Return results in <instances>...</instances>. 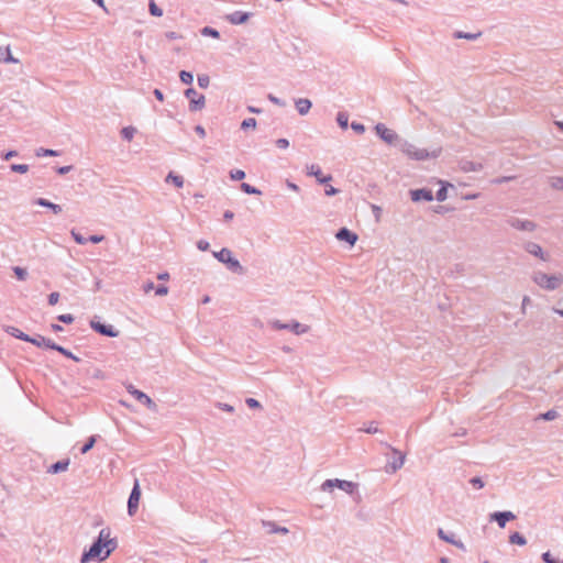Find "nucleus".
Returning a JSON list of instances; mask_svg holds the SVG:
<instances>
[{
  "label": "nucleus",
  "instance_id": "nucleus-3",
  "mask_svg": "<svg viewBox=\"0 0 563 563\" xmlns=\"http://www.w3.org/2000/svg\"><path fill=\"white\" fill-rule=\"evenodd\" d=\"M533 282L544 289L554 290L560 287L562 278L555 275L537 272L533 275Z\"/></svg>",
  "mask_w": 563,
  "mask_h": 563
},
{
  "label": "nucleus",
  "instance_id": "nucleus-41",
  "mask_svg": "<svg viewBox=\"0 0 563 563\" xmlns=\"http://www.w3.org/2000/svg\"><path fill=\"white\" fill-rule=\"evenodd\" d=\"M91 328L98 331L100 334L106 335V323H102L100 321L91 320L90 322Z\"/></svg>",
  "mask_w": 563,
  "mask_h": 563
},
{
  "label": "nucleus",
  "instance_id": "nucleus-42",
  "mask_svg": "<svg viewBox=\"0 0 563 563\" xmlns=\"http://www.w3.org/2000/svg\"><path fill=\"white\" fill-rule=\"evenodd\" d=\"M5 51V57L3 59L4 63H8V64H18L19 63V59L15 58L12 54H11V48L10 46H7L4 48Z\"/></svg>",
  "mask_w": 563,
  "mask_h": 563
},
{
  "label": "nucleus",
  "instance_id": "nucleus-19",
  "mask_svg": "<svg viewBox=\"0 0 563 563\" xmlns=\"http://www.w3.org/2000/svg\"><path fill=\"white\" fill-rule=\"evenodd\" d=\"M525 250L529 254H531L533 256H537V257L541 258L542 261H548V257L545 256L542 247L539 244L534 243V242L526 243L525 244Z\"/></svg>",
  "mask_w": 563,
  "mask_h": 563
},
{
  "label": "nucleus",
  "instance_id": "nucleus-21",
  "mask_svg": "<svg viewBox=\"0 0 563 563\" xmlns=\"http://www.w3.org/2000/svg\"><path fill=\"white\" fill-rule=\"evenodd\" d=\"M30 343H32L36 346H40V347L45 346V347H48L52 350H54V347H56V344L52 340L46 339L42 335H37L36 338H31Z\"/></svg>",
  "mask_w": 563,
  "mask_h": 563
},
{
  "label": "nucleus",
  "instance_id": "nucleus-6",
  "mask_svg": "<svg viewBox=\"0 0 563 563\" xmlns=\"http://www.w3.org/2000/svg\"><path fill=\"white\" fill-rule=\"evenodd\" d=\"M271 324L276 330H290L295 334H303L309 331V327L299 323L298 321H292L291 323H283L279 320H273L271 321Z\"/></svg>",
  "mask_w": 563,
  "mask_h": 563
},
{
  "label": "nucleus",
  "instance_id": "nucleus-5",
  "mask_svg": "<svg viewBox=\"0 0 563 563\" xmlns=\"http://www.w3.org/2000/svg\"><path fill=\"white\" fill-rule=\"evenodd\" d=\"M106 547V542H103V530L100 531L98 540L91 545L89 551L85 552L81 556V563L93 561L98 559L99 561H102L100 558L102 548Z\"/></svg>",
  "mask_w": 563,
  "mask_h": 563
},
{
  "label": "nucleus",
  "instance_id": "nucleus-10",
  "mask_svg": "<svg viewBox=\"0 0 563 563\" xmlns=\"http://www.w3.org/2000/svg\"><path fill=\"white\" fill-rule=\"evenodd\" d=\"M141 498V489L139 482L135 481L134 486L132 488V492L130 494L129 500H128V512L130 516H133L139 507V501Z\"/></svg>",
  "mask_w": 563,
  "mask_h": 563
},
{
  "label": "nucleus",
  "instance_id": "nucleus-38",
  "mask_svg": "<svg viewBox=\"0 0 563 563\" xmlns=\"http://www.w3.org/2000/svg\"><path fill=\"white\" fill-rule=\"evenodd\" d=\"M230 178L235 181L242 180L245 178V172L242 169H233L230 172Z\"/></svg>",
  "mask_w": 563,
  "mask_h": 563
},
{
  "label": "nucleus",
  "instance_id": "nucleus-23",
  "mask_svg": "<svg viewBox=\"0 0 563 563\" xmlns=\"http://www.w3.org/2000/svg\"><path fill=\"white\" fill-rule=\"evenodd\" d=\"M68 466H69V460L68 459L62 460V461H58V462L54 463L53 465H51L47 472L52 473V474H57V473L67 471Z\"/></svg>",
  "mask_w": 563,
  "mask_h": 563
},
{
  "label": "nucleus",
  "instance_id": "nucleus-60",
  "mask_svg": "<svg viewBox=\"0 0 563 563\" xmlns=\"http://www.w3.org/2000/svg\"><path fill=\"white\" fill-rule=\"evenodd\" d=\"M58 320L64 323H71L74 321V317L69 313L58 316Z\"/></svg>",
  "mask_w": 563,
  "mask_h": 563
},
{
  "label": "nucleus",
  "instance_id": "nucleus-62",
  "mask_svg": "<svg viewBox=\"0 0 563 563\" xmlns=\"http://www.w3.org/2000/svg\"><path fill=\"white\" fill-rule=\"evenodd\" d=\"M218 408H220L223 411H228V412H233L234 411L233 406H231L229 404L219 402L218 404Z\"/></svg>",
  "mask_w": 563,
  "mask_h": 563
},
{
  "label": "nucleus",
  "instance_id": "nucleus-40",
  "mask_svg": "<svg viewBox=\"0 0 563 563\" xmlns=\"http://www.w3.org/2000/svg\"><path fill=\"white\" fill-rule=\"evenodd\" d=\"M13 272L19 280H25L27 278V271L25 268L15 266Z\"/></svg>",
  "mask_w": 563,
  "mask_h": 563
},
{
  "label": "nucleus",
  "instance_id": "nucleus-61",
  "mask_svg": "<svg viewBox=\"0 0 563 563\" xmlns=\"http://www.w3.org/2000/svg\"><path fill=\"white\" fill-rule=\"evenodd\" d=\"M276 146L278 148H287L289 146V141L287 139H278L276 141Z\"/></svg>",
  "mask_w": 563,
  "mask_h": 563
},
{
  "label": "nucleus",
  "instance_id": "nucleus-56",
  "mask_svg": "<svg viewBox=\"0 0 563 563\" xmlns=\"http://www.w3.org/2000/svg\"><path fill=\"white\" fill-rule=\"evenodd\" d=\"M59 300V294L58 292H52L48 295V303L51 306H54L58 302Z\"/></svg>",
  "mask_w": 563,
  "mask_h": 563
},
{
  "label": "nucleus",
  "instance_id": "nucleus-11",
  "mask_svg": "<svg viewBox=\"0 0 563 563\" xmlns=\"http://www.w3.org/2000/svg\"><path fill=\"white\" fill-rule=\"evenodd\" d=\"M507 223L516 229V230H519V231H528V232H532L536 230L537 228V224L533 222V221H530V220H521L519 218H509L507 220Z\"/></svg>",
  "mask_w": 563,
  "mask_h": 563
},
{
  "label": "nucleus",
  "instance_id": "nucleus-59",
  "mask_svg": "<svg viewBox=\"0 0 563 563\" xmlns=\"http://www.w3.org/2000/svg\"><path fill=\"white\" fill-rule=\"evenodd\" d=\"M209 246H210L209 242H207V241H205V240H199V241L197 242V247H198L200 251H203V252H205V251H208V250H209Z\"/></svg>",
  "mask_w": 563,
  "mask_h": 563
},
{
  "label": "nucleus",
  "instance_id": "nucleus-18",
  "mask_svg": "<svg viewBox=\"0 0 563 563\" xmlns=\"http://www.w3.org/2000/svg\"><path fill=\"white\" fill-rule=\"evenodd\" d=\"M307 174L309 176H314L320 184H327L328 181H330L332 179V177L330 175L323 176L320 167L316 164H311V165L307 166Z\"/></svg>",
  "mask_w": 563,
  "mask_h": 563
},
{
  "label": "nucleus",
  "instance_id": "nucleus-43",
  "mask_svg": "<svg viewBox=\"0 0 563 563\" xmlns=\"http://www.w3.org/2000/svg\"><path fill=\"white\" fill-rule=\"evenodd\" d=\"M54 350L58 351L59 353L64 354L65 356L74 360L75 362H79V358L74 355L70 351L64 349L63 346H59L56 344V347H54Z\"/></svg>",
  "mask_w": 563,
  "mask_h": 563
},
{
  "label": "nucleus",
  "instance_id": "nucleus-32",
  "mask_svg": "<svg viewBox=\"0 0 563 563\" xmlns=\"http://www.w3.org/2000/svg\"><path fill=\"white\" fill-rule=\"evenodd\" d=\"M241 189H242V191H244L247 195H261L262 194L260 189L251 186L247 183H242L241 184Z\"/></svg>",
  "mask_w": 563,
  "mask_h": 563
},
{
  "label": "nucleus",
  "instance_id": "nucleus-49",
  "mask_svg": "<svg viewBox=\"0 0 563 563\" xmlns=\"http://www.w3.org/2000/svg\"><path fill=\"white\" fill-rule=\"evenodd\" d=\"M95 443H96V438L95 437L89 438L87 443L80 449V452L82 454L87 453L95 445Z\"/></svg>",
  "mask_w": 563,
  "mask_h": 563
},
{
  "label": "nucleus",
  "instance_id": "nucleus-46",
  "mask_svg": "<svg viewBox=\"0 0 563 563\" xmlns=\"http://www.w3.org/2000/svg\"><path fill=\"white\" fill-rule=\"evenodd\" d=\"M256 120L254 118H249V119H245L243 120V122L241 123V129L243 130H246V129H250V128H256Z\"/></svg>",
  "mask_w": 563,
  "mask_h": 563
},
{
  "label": "nucleus",
  "instance_id": "nucleus-57",
  "mask_svg": "<svg viewBox=\"0 0 563 563\" xmlns=\"http://www.w3.org/2000/svg\"><path fill=\"white\" fill-rule=\"evenodd\" d=\"M155 294L157 296H165L168 294V287L164 286V285H159L155 288Z\"/></svg>",
  "mask_w": 563,
  "mask_h": 563
},
{
  "label": "nucleus",
  "instance_id": "nucleus-50",
  "mask_svg": "<svg viewBox=\"0 0 563 563\" xmlns=\"http://www.w3.org/2000/svg\"><path fill=\"white\" fill-rule=\"evenodd\" d=\"M267 98L271 102H273L274 104H276L278 107H286V102L282 99H279L278 97L274 96L273 93H269L267 96Z\"/></svg>",
  "mask_w": 563,
  "mask_h": 563
},
{
  "label": "nucleus",
  "instance_id": "nucleus-35",
  "mask_svg": "<svg viewBox=\"0 0 563 563\" xmlns=\"http://www.w3.org/2000/svg\"><path fill=\"white\" fill-rule=\"evenodd\" d=\"M179 78L181 80V82L186 84V85H191L192 81H194V75L190 71H186V70H181L179 73Z\"/></svg>",
  "mask_w": 563,
  "mask_h": 563
},
{
  "label": "nucleus",
  "instance_id": "nucleus-55",
  "mask_svg": "<svg viewBox=\"0 0 563 563\" xmlns=\"http://www.w3.org/2000/svg\"><path fill=\"white\" fill-rule=\"evenodd\" d=\"M515 178H516V176H503V177H498V178L494 179L492 183L493 184H503V183L514 180Z\"/></svg>",
  "mask_w": 563,
  "mask_h": 563
},
{
  "label": "nucleus",
  "instance_id": "nucleus-48",
  "mask_svg": "<svg viewBox=\"0 0 563 563\" xmlns=\"http://www.w3.org/2000/svg\"><path fill=\"white\" fill-rule=\"evenodd\" d=\"M438 201H444L448 198V189L445 187H441L435 195Z\"/></svg>",
  "mask_w": 563,
  "mask_h": 563
},
{
  "label": "nucleus",
  "instance_id": "nucleus-22",
  "mask_svg": "<svg viewBox=\"0 0 563 563\" xmlns=\"http://www.w3.org/2000/svg\"><path fill=\"white\" fill-rule=\"evenodd\" d=\"M461 169L466 173L467 172H479L483 169V165L481 163L464 159L461 162Z\"/></svg>",
  "mask_w": 563,
  "mask_h": 563
},
{
  "label": "nucleus",
  "instance_id": "nucleus-25",
  "mask_svg": "<svg viewBox=\"0 0 563 563\" xmlns=\"http://www.w3.org/2000/svg\"><path fill=\"white\" fill-rule=\"evenodd\" d=\"M263 526L268 528V533H280V534H287L288 529L286 527H279L276 526V523L272 521H263Z\"/></svg>",
  "mask_w": 563,
  "mask_h": 563
},
{
  "label": "nucleus",
  "instance_id": "nucleus-24",
  "mask_svg": "<svg viewBox=\"0 0 563 563\" xmlns=\"http://www.w3.org/2000/svg\"><path fill=\"white\" fill-rule=\"evenodd\" d=\"M35 203L41 207L49 208L56 214L62 212V207L59 205L53 203L44 198L36 199Z\"/></svg>",
  "mask_w": 563,
  "mask_h": 563
},
{
  "label": "nucleus",
  "instance_id": "nucleus-52",
  "mask_svg": "<svg viewBox=\"0 0 563 563\" xmlns=\"http://www.w3.org/2000/svg\"><path fill=\"white\" fill-rule=\"evenodd\" d=\"M351 128L357 134H363L365 132V126L362 123H358V122H352Z\"/></svg>",
  "mask_w": 563,
  "mask_h": 563
},
{
  "label": "nucleus",
  "instance_id": "nucleus-8",
  "mask_svg": "<svg viewBox=\"0 0 563 563\" xmlns=\"http://www.w3.org/2000/svg\"><path fill=\"white\" fill-rule=\"evenodd\" d=\"M128 391L137 400L140 401L141 404H143L144 406H146L151 411L153 412H157L158 411V406L155 401H153V399L147 396L145 393L136 389L135 387H133L132 385H129L128 386Z\"/></svg>",
  "mask_w": 563,
  "mask_h": 563
},
{
  "label": "nucleus",
  "instance_id": "nucleus-58",
  "mask_svg": "<svg viewBox=\"0 0 563 563\" xmlns=\"http://www.w3.org/2000/svg\"><path fill=\"white\" fill-rule=\"evenodd\" d=\"M71 235H73L74 240L78 244H85L86 243V239L81 234L77 233L76 231L73 230L71 231Z\"/></svg>",
  "mask_w": 563,
  "mask_h": 563
},
{
  "label": "nucleus",
  "instance_id": "nucleus-15",
  "mask_svg": "<svg viewBox=\"0 0 563 563\" xmlns=\"http://www.w3.org/2000/svg\"><path fill=\"white\" fill-rule=\"evenodd\" d=\"M335 238L340 241H344L353 246L357 241V234L349 230L347 228H341L338 230Z\"/></svg>",
  "mask_w": 563,
  "mask_h": 563
},
{
  "label": "nucleus",
  "instance_id": "nucleus-7",
  "mask_svg": "<svg viewBox=\"0 0 563 563\" xmlns=\"http://www.w3.org/2000/svg\"><path fill=\"white\" fill-rule=\"evenodd\" d=\"M185 96L189 99V110L200 111L206 106V98L203 95H199L194 88L185 90Z\"/></svg>",
  "mask_w": 563,
  "mask_h": 563
},
{
  "label": "nucleus",
  "instance_id": "nucleus-39",
  "mask_svg": "<svg viewBox=\"0 0 563 563\" xmlns=\"http://www.w3.org/2000/svg\"><path fill=\"white\" fill-rule=\"evenodd\" d=\"M35 154L38 157H41V156H57L58 155V153L56 151L47 150V148H43V147L37 148Z\"/></svg>",
  "mask_w": 563,
  "mask_h": 563
},
{
  "label": "nucleus",
  "instance_id": "nucleus-36",
  "mask_svg": "<svg viewBox=\"0 0 563 563\" xmlns=\"http://www.w3.org/2000/svg\"><path fill=\"white\" fill-rule=\"evenodd\" d=\"M201 34L205 35V36H211V37H214V38H219L220 37V33L216 29L210 27V26H205L201 30Z\"/></svg>",
  "mask_w": 563,
  "mask_h": 563
},
{
  "label": "nucleus",
  "instance_id": "nucleus-1",
  "mask_svg": "<svg viewBox=\"0 0 563 563\" xmlns=\"http://www.w3.org/2000/svg\"><path fill=\"white\" fill-rule=\"evenodd\" d=\"M400 151L406 154L409 158L416 159V161H426L430 157H438L440 154V150H434L432 152H429L426 148H419L415 144L402 141L399 144Z\"/></svg>",
  "mask_w": 563,
  "mask_h": 563
},
{
  "label": "nucleus",
  "instance_id": "nucleus-16",
  "mask_svg": "<svg viewBox=\"0 0 563 563\" xmlns=\"http://www.w3.org/2000/svg\"><path fill=\"white\" fill-rule=\"evenodd\" d=\"M251 16L250 12H243V11H234L227 15V20L233 24L239 25L246 23Z\"/></svg>",
  "mask_w": 563,
  "mask_h": 563
},
{
  "label": "nucleus",
  "instance_id": "nucleus-14",
  "mask_svg": "<svg viewBox=\"0 0 563 563\" xmlns=\"http://www.w3.org/2000/svg\"><path fill=\"white\" fill-rule=\"evenodd\" d=\"M387 446L393 451V453L397 454L398 457L396 460H394L393 462L388 463V465L386 466V472L395 473L396 471H398L399 468L402 467V465L405 463V455L401 454L400 451H398L397 449L391 448L390 445H387Z\"/></svg>",
  "mask_w": 563,
  "mask_h": 563
},
{
  "label": "nucleus",
  "instance_id": "nucleus-53",
  "mask_svg": "<svg viewBox=\"0 0 563 563\" xmlns=\"http://www.w3.org/2000/svg\"><path fill=\"white\" fill-rule=\"evenodd\" d=\"M470 483L477 489H481L484 487V482L481 477H473L471 478Z\"/></svg>",
  "mask_w": 563,
  "mask_h": 563
},
{
  "label": "nucleus",
  "instance_id": "nucleus-44",
  "mask_svg": "<svg viewBox=\"0 0 563 563\" xmlns=\"http://www.w3.org/2000/svg\"><path fill=\"white\" fill-rule=\"evenodd\" d=\"M550 185L554 189H563V177L550 178Z\"/></svg>",
  "mask_w": 563,
  "mask_h": 563
},
{
  "label": "nucleus",
  "instance_id": "nucleus-27",
  "mask_svg": "<svg viewBox=\"0 0 563 563\" xmlns=\"http://www.w3.org/2000/svg\"><path fill=\"white\" fill-rule=\"evenodd\" d=\"M8 333H10L12 336L20 339L22 341H25V342H30V339H31V336H29L27 334L23 333L21 330H19L18 328H14V327H10L8 329Z\"/></svg>",
  "mask_w": 563,
  "mask_h": 563
},
{
  "label": "nucleus",
  "instance_id": "nucleus-31",
  "mask_svg": "<svg viewBox=\"0 0 563 563\" xmlns=\"http://www.w3.org/2000/svg\"><path fill=\"white\" fill-rule=\"evenodd\" d=\"M172 180L177 188H181L184 186V178L181 176L169 173L166 177V181Z\"/></svg>",
  "mask_w": 563,
  "mask_h": 563
},
{
  "label": "nucleus",
  "instance_id": "nucleus-45",
  "mask_svg": "<svg viewBox=\"0 0 563 563\" xmlns=\"http://www.w3.org/2000/svg\"><path fill=\"white\" fill-rule=\"evenodd\" d=\"M197 80H198L199 87L202 89L208 88V86L210 84V78L208 75H199Z\"/></svg>",
  "mask_w": 563,
  "mask_h": 563
},
{
  "label": "nucleus",
  "instance_id": "nucleus-12",
  "mask_svg": "<svg viewBox=\"0 0 563 563\" xmlns=\"http://www.w3.org/2000/svg\"><path fill=\"white\" fill-rule=\"evenodd\" d=\"M514 519L516 515L511 511H495L489 516V520L497 522L500 528H505L506 523Z\"/></svg>",
  "mask_w": 563,
  "mask_h": 563
},
{
  "label": "nucleus",
  "instance_id": "nucleus-13",
  "mask_svg": "<svg viewBox=\"0 0 563 563\" xmlns=\"http://www.w3.org/2000/svg\"><path fill=\"white\" fill-rule=\"evenodd\" d=\"M411 200L415 202L419 201H432L433 200V194L430 189L421 188V189H415L410 191Z\"/></svg>",
  "mask_w": 563,
  "mask_h": 563
},
{
  "label": "nucleus",
  "instance_id": "nucleus-29",
  "mask_svg": "<svg viewBox=\"0 0 563 563\" xmlns=\"http://www.w3.org/2000/svg\"><path fill=\"white\" fill-rule=\"evenodd\" d=\"M336 122L340 128L346 129L349 125V114L346 112H339L336 114Z\"/></svg>",
  "mask_w": 563,
  "mask_h": 563
},
{
  "label": "nucleus",
  "instance_id": "nucleus-30",
  "mask_svg": "<svg viewBox=\"0 0 563 563\" xmlns=\"http://www.w3.org/2000/svg\"><path fill=\"white\" fill-rule=\"evenodd\" d=\"M136 133V129L133 126H125L121 130V135L124 140L131 141Z\"/></svg>",
  "mask_w": 563,
  "mask_h": 563
},
{
  "label": "nucleus",
  "instance_id": "nucleus-33",
  "mask_svg": "<svg viewBox=\"0 0 563 563\" xmlns=\"http://www.w3.org/2000/svg\"><path fill=\"white\" fill-rule=\"evenodd\" d=\"M148 10H150V13L152 15H154V16H162L163 15V10L156 4V2L154 0L150 1Z\"/></svg>",
  "mask_w": 563,
  "mask_h": 563
},
{
  "label": "nucleus",
  "instance_id": "nucleus-51",
  "mask_svg": "<svg viewBox=\"0 0 563 563\" xmlns=\"http://www.w3.org/2000/svg\"><path fill=\"white\" fill-rule=\"evenodd\" d=\"M118 547V541L115 538L113 539H110L108 537V556L111 554V552H113Z\"/></svg>",
  "mask_w": 563,
  "mask_h": 563
},
{
  "label": "nucleus",
  "instance_id": "nucleus-26",
  "mask_svg": "<svg viewBox=\"0 0 563 563\" xmlns=\"http://www.w3.org/2000/svg\"><path fill=\"white\" fill-rule=\"evenodd\" d=\"M481 35H482V32H477V33H467V32H463V31H455V32L453 33V37H454V38H464V40H468V41H475V40H477Z\"/></svg>",
  "mask_w": 563,
  "mask_h": 563
},
{
  "label": "nucleus",
  "instance_id": "nucleus-47",
  "mask_svg": "<svg viewBox=\"0 0 563 563\" xmlns=\"http://www.w3.org/2000/svg\"><path fill=\"white\" fill-rule=\"evenodd\" d=\"M541 558L544 563H563V561L553 558L549 551L544 552Z\"/></svg>",
  "mask_w": 563,
  "mask_h": 563
},
{
  "label": "nucleus",
  "instance_id": "nucleus-54",
  "mask_svg": "<svg viewBox=\"0 0 563 563\" xmlns=\"http://www.w3.org/2000/svg\"><path fill=\"white\" fill-rule=\"evenodd\" d=\"M245 404L252 409H257L262 407L260 401H257L254 398H246Z\"/></svg>",
  "mask_w": 563,
  "mask_h": 563
},
{
  "label": "nucleus",
  "instance_id": "nucleus-28",
  "mask_svg": "<svg viewBox=\"0 0 563 563\" xmlns=\"http://www.w3.org/2000/svg\"><path fill=\"white\" fill-rule=\"evenodd\" d=\"M509 542L511 544L526 545L527 544V539L521 533L514 532L509 537Z\"/></svg>",
  "mask_w": 563,
  "mask_h": 563
},
{
  "label": "nucleus",
  "instance_id": "nucleus-4",
  "mask_svg": "<svg viewBox=\"0 0 563 563\" xmlns=\"http://www.w3.org/2000/svg\"><path fill=\"white\" fill-rule=\"evenodd\" d=\"M334 487L340 488L341 490L352 495L356 488V484L350 481L344 479H327L321 485L322 492H332Z\"/></svg>",
  "mask_w": 563,
  "mask_h": 563
},
{
  "label": "nucleus",
  "instance_id": "nucleus-37",
  "mask_svg": "<svg viewBox=\"0 0 563 563\" xmlns=\"http://www.w3.org/2000/svg\"><path fill=\"white\" fill-rule=\"evenodd\" d=\"M10 169L14 173L25 174L29 172V165L26 164H12Z\"/></svg>",
  "mask_w": 563,
  "mask_h": 563
},
{
  "label": "nucleus",
  "instance_id": "nucleus-2",
  "mask_svg": "<svg viewBox=\"0 0 563 563\" xmlns=\"http://www.w3.org/2000/svg\"><path fill=\"white\" fill-rule=\"evenodd\" d=\"M213 256L221 263L225 264L227 267L239 275L244 274V268L241 263L232 256V252L223 247L219 252H213Z\"/></svg>",
  "mask_w": 563,
  "mask_h": 563
},
{
  "label": "nucleus",
  "instance_id": "nucleus-64",
  "mask_svg": "<svg viewBox=\"0 0 563 563\" xmlns=\"http://www.w3.org/2000/svg\"><path fill=\"white\" fill-rule=\"evenodd\" d=\"M156 287L154 286V283L153 282H147L146 284H144L143 286V290L145 294H148L151 290L155 289Z\"/></svg>",
  "mask_w": 563,
  "mask_h": 563
},
{
  "label": "nucleus",
  "instance_id": "nucleus-34",
  "mask_svg": "<svg viewBox=\"0 0 563 563\" xmlns=\"http://www.w3.org/2000/svg\"><path fill=\"white\" fill-rule=\"evenodd\" d=\"M559 417V413L556 410L554 409H551L544 413H541L539 415V417L537 419H543V420H547V421H552L554 419H556Z\"/></svg>",
  "mask_w": 563,
  "mask_h": 563
},
{
  "label": "nucleus",
  "instance_id": "nucleus-20",
  "mask_svg": "<svg viewBox=\"0 0 563 563\" xmlns=\"http://www.w3.org/2000/svg\"><path fill=\"white\" fill-rule=\"evenodd\" d=\"M295 106L300 115H306L310 111L312 103L307 98H299L295 101Z\"/></svg>",
  "mask_w": 563,
  "mask_h": 563
},
{
  "label": "nucleus",
  "instance_id": "nucleus-63",
  "mask_svg": "<svg viewBox=\"0 0 563 563\" xmlns=\"http://www.w3.org/2000/svg\"><path fill=\"white\" fill-rule=\"evenodd\" d=\"M366 433H376L378 432V429L374 427V422H371L366 428L363 429Z\"/></svg>",
  "mask_w": 563,
  "mask_h": 563
},
{
  "label": "nucleus",
  "instance_id": "nucleus-9",
  "mask_svg": "<svg viewBox=\"0 0 563 563\" xmlns=\"http://www.w3.org/2000/svg\"><path fill=\"white\" fill-rule=\"evenodd\" d=\"M375 131L377 135L387 144H396V142L399 140L398 134L394 130L388 129L383 123H377L375 125Z\"/></svg>",
  "mask_w": 563,
  "mask_h": 563
},
{
  "label": "nucleus",
  "instance_id": "nucleus-17",
  "mask_svg": "<svg viewBox=\"0 0 563 563\" xmlns=\"http://www.w3.org/2000/svg\"><path fill=\"white\" fill-rule=\"evenodd\" d=\"M437 534L442 541L448 542L463 551L466 550L464 543L461 540H456L454 534H446L442 528L438 529Z\"/></svg>",
  "mask_w": 563,
  "mask_h": 563
}]
</instances>
